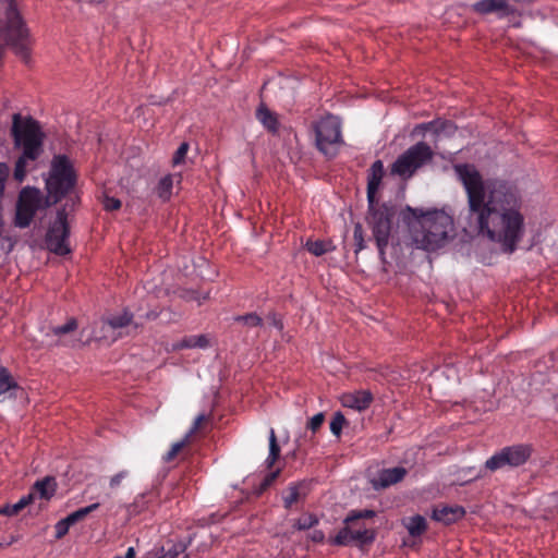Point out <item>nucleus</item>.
<instances>
[{
  "instance_id": "f257e3e1",
  "label": "nucleus",
  "mask_w": 558,
  "mask_h": 558,
  "mask_svg": "<svg viewBox=\"0 0 558 558\" xmlns=\"http://www.w3.org/2000/svg\"><path fill=\"white\" fill-rule=\"evenodd\" d=\"M454 171L466 193L470 226L499 244L502 252L513 253L525 233L518 187L501 179L484 180L473 165H456Z\"/></svg>"
},
{
  "instance_id": "f03ea898",
  "label": "nucleus",
  "mask_w": 558,
  "mask_h": 558,
  "mask_svg": "<svg viewBox=\"0 0 558 558\" xmlns=\"http://www.w3.org/2000/svg\"><path fill=\"white\" fill-rule=\"evenodd\" d=\"M401 220L408 226L415 245L425 251L442 247L453 230V220L444 210H427L407 206L401 213Z\"/></svg>"
},
{
  "instance_id": "7ed1b4c3",
  "label": "nucleus",
  "mask_w": 558,
  "mask_h": 558,
  "mask_svg": "<svg viewBox=\"0 0 558 558\" xmlns=\"http://www.w3.org/2000/svg\"><path fill=\"white\" fill-rule=\"evenodd\" d=\"M11 131L15 147L22 149L13 172L14 180L21 183L27 173V161H35L43 154L45 135L36 120L31 117L23 119L17 113L13 116Z\"/></svg>"
},
{
  "instance_id": "20e7f679",
  "label": "nucleus",
  "mask_w": 558,
  "mask_h": 558,
  "mask_svg": "<svg viewBox=\"0 0 558 558\" xmlns=\"http://www.w3.org/2000/svg\"><path fill=\"white\" fill-rule=\"evenodd\" d=\"M396 213V207L388 203H374L372 207L368 205L367 222L372 229L373 238L376 242L379 258L383 264L387 263L386 248L389 244L392 220Z\"/></svg>"
},
{
  "instance_id": "39448f33",
  "label": "nucleus",
  "mask_w": 558,
  "mask_h": 558,
  "mask_svg": "<svg viewBox=\"0 0 558 558\" xmlns=\"http://www.w3.org/2000/svg\"><path fill=\"white\" fill-rule=\"evenodd\" d=\"M0 2L5 4L7 43L19 57L26 60L29 57L28 29L17 9L16 1L0 0Z\"/></svg>"
},
{
  "instance_id": "423d86ee",
  "label": "nucleus",
  "mask_w": 558,
  "mask_h": 558,
  "mask_svg": "<svg viewBox=\"0 0 558 558\" xmlns=\"http://www.w3.org/2000/svg\"><path fill=\"white\" fill-rule=\"evenodd\" d=\"M76 184V173L69 158L64 155L54 156L46 187L54 203L69 194Z\"/></svg>"
},
{
  "instance_id": "0eeeda50",
  "label": "nucleus",
  "mask_w": 558,
  "mask_h": 558,
  "mask_svg": "<svg viewBox=\"0 0 558 558\" xmlns=\"http://www.w3.org/2000/svg\"><path fill=\"white\" fill-rule=\"evenodd\" d=\"M433 158L434 151L430 146L425 142H418L396 159L391 166V173L402 179H410Z\"/></svg>"
},
{
  "instance_id": "6e6552de",
  "label": "nucleus",
  "mask_w": 558,
  "mask_h": 558,
  "mask_svg": "<svg viewBox=\"0 0 558 558\" xmlns=\"http://www.w3.org/2000/svg\"><path fill=\"white\" fill-rule=\"evenodd\" d=\"M70 227L68 223V213L65 208H61L57 213L56 220L50 225L47 235L46 244L49 251L57 255H66L71 252L69 246Z\"/></svg>"
},
{
  "instance_id": "1a4fd4ad",
  "label": "nucleus",
  "mask_w": 558,
  "mask_h": 558,
  "mask_svg": "<svg viewBox=\"0 0 558 558\" xmlns=\"http://www.w3.org/2000/svg\"><path fill=\"white\" fill-rule=\"evenodd\" d=\"M316 146L324 155H332L330 147L342 142L341 123L332 114L322 118L314 126Z\"/></svg>"
},
{
  "instance_id": "9d476101",
  "label": "nucleus",
  "mask_w": 558,
  "mask_h": 558,
  "mask_svg": "<svg viewBox=\"0 0 558 558\" xmlns=\"http://www.w3.org/2000/svg\"><path fill=\"white\" fill-rule=\"evenodd\" d=\"M40 193L35 187H25L21 191L16 204L14 223L19 228H27L40 207Z\"/></svg>"
},
{
  "instance_id": "9b49d317",
  "label": "nucleus",
  "mask_w": 558,
  "mask_h": 558,
  "mask_svg": "<svg viewBox=\"0 0 558 558\" xmlns=\"http://www.w3.org/2000/svg\"><path fill=\"white\" fill-rule=\"evenodd\" d=\"M375 539V533L365 527L354 529V524H345L329 543L336 546H347L352 542L371 544Z\"/></svg>"
},
{
  "instance_id": "f8f14e48",
  "label": "nucleus",
  "mask_w": 558,
  "mask_h": 558,
  "mask_svg": "<svg viewBox=\"0 0 558 558\" xmlns=\"http://www.w3.org/2000/svg\"><path fill=\"white\" fill-rule=\"evenodd\" d=\"M407 474L408 470L403 466L383 469L378 471L376 477H374L371 483L376 490L385 489L402 482Z\"/></svg>"
},
{
  "instance_id": "ddd939ff",
  "label": "nucleus",
  "mask_w": 558,
  "mask_h": 558,
  "mask_svg": "<svg viewBox=\"0 0 558 558\" xmlns=\"http://www.w3.org/2000/svg\"><path fill=\"white\" fill-rule=\"evenodd\" d=\"M472 10L478 14H496L499 19L510 15L513 10L506 0H480L472 4Z\"/></svg>"
},
{
  "instance_id": "4468645a",
  "label": "nucleus",
  "mask_w": 558,
  "mask_h": 558,
  "mask_svg": "<svg viewBox=\"0 0 558 558\" xmlns=\"http://www.w3.org/2000/svg\"><path fill=\"white\" fill-rule=\"evenodd\" d=\"M384 174L385 169L383 161L376 160L373 162L367 175V203L371 205V207L374 205V203H378L376 195L380 187Z\"/></svg>"
},
{
  "instance_id": "2eb2a0df",
  "label": "nucleus",
  "mask_w": 558,
  "mask_h": 558,
  "mask_svg": "<svg viewBox=\"0 0 558 558\" xmlns=\"http://www.w3.org/2000/svg\"><path fill=\"white\" fill-rule=\"evenodd\" d=\"M123 331H114L108 318H105L94 324L90 339L110 344L123 337Z\"/></svg>"
},
{
  "instance_id": "dca6fc26",
  "label": "nucleus",
  "mask_w": 558,
  "mask_h": 558,
  "mask_svg": "<svg viewBox=\"0 0 558 558\" xmlns=\"http://www.w3.org/2000/svg\"><path fill=\"white\" fill-rule=\"evenodd\" d=\"M308 492L310 487L306 482L290 483L282 493L283 507L291 509L293 505L305 500Z\"/></svg>"
},
{
  "instance_id": "f3484780",
  "label": "nucleus",
  "mask_w": 558,
  "mask_h": 558,
  "mask_svg": "<svg viewBox=\"0 0 558 558\" xmlns=\"http://www.w3.org/2000/svg\"><path fill=\"white\" fill-rule=\"evenodd\" d=\"M465 515L461 506H438L433 510L432 519L446 525L456 523Z\"/></svg>"
},
{
  "instance_id": "a211bd4d",
  "label": "nucleus",
  "mask_w": 558,
  "mask_h": 558,
  "mask_svg": "<svg viewBox=\"0 0 558 558\" xmlns=\"http://www.w3.org/2000/svg\"><path fill=\"white\" fill-rule=\"evenodd\" d=\"M19 390H22V388L11 372L4 366H0V401L16 399Z\"/></svg>"
},
{
  "instance_id": "6ab92c4d",
  "label": "nucleus",
  "mask_w": 558,
  "mask_h": 558,
  "mask_svg": "<svg viewBox=\"0 0 558 558\" xmlns=\"http://www.w3.org/2000/svg\"><path fill=\"white\" fill-rule=\"evenodd\" d=\"M373 401V396L368 390H357L344 393L341 397L343 407L351 408L357 411L367 409Z\"/></svg>"
},
{
  "instance_id": "aec40b11",
  "label": "nucleus",
  "mask_w": 558,
  "mask_h": 558,
  "mask_svg": "<svg viewBox=\"0 0 558 558\" xmlns=\"http://www.w3.org/2000/svg\"><path fill=\"white\" fill-rule=\"evenodd\" d=\"M504 448L512 462V469L525 464L533 453V447L530 444H515Z\"/></svg>"
},
{
  "instance_id": "412c9836",
  "label": "nucleus",
  "mask_w": 558,
  "mask_h": 558,
  "mask_svg": "<svg viewBox=\"0 0 558 558\" xmlns=\"http://www.w3.org/2000/svg\"><path fill=\"white\" fill-rule=\"evenodd\" d=\"M76 329L77 320L75 318H70L64 325L53 327L51 332L58 338L57 344L74 347L76 340L66 339V337Z\"/></svg>"
},
{
  "instance_id": "4be33fe9",
  "label": "nucleus",
  "mask_w": 558,
  "mask_h": 558,
  "mask_svg": "<svg viewBox=\"0 0 558 558\" xmlns=\"http://www.w3.org/2000/svg\"><path fill=\"white\" fill-rule=\"evenodd\" d=\"M416 129L423 130V131H433L436 135H439L441 133H445L447 135H452L457 126L453 124V122L449 120H433L427 123L420 124Z\"/></svg>"
},
{
  "instance_id": "5701e85b",
  "label": "nucleus",
  "mask_w": 558,
  "mask_h": 558,
  "mask_svg": "<svg viewBox=\"0 0 558 558\" xmlns=\"http://www.w3.org/2000/svg\"><path fill=\"white\" fill-rule=\"evenodd\" d=\"M157 499V495L154 492H148L138 495L134 501L129 506L128 511L130 514L136 515L150 508Z\"/></svg>"
},
{
  "instance_id": "b1692460",
  "label": "nucleus",
  "mask_w": 558,
  "mask_h": 558,
  "mask_svg": "<svg viewBox=\"0 0 558 558\" xmlns=\"http://www.w3.org/2000/svg\"><path fill=\"white\" fill-rule=\"evenodd\" d=\"M484 468L490 472H496L505 468L512 469V462L510 461L509 456L506 453L505 448H501L486 460Z\"/></svg>"
},
{
  "instance_id": "393cba45",
  "label": "nucleus",
  "mask_w": 558,
  "mask_h": 558,
  "mask_svg": "<svg viewBox=\"0 0 558 558\" xmlns=\"http://www.w3.org/2000/svg\"><path fill=\"white\" fill-rule=\"evenodd\" d=\"M207 347H209V339L206 335L186 336L173 344L174 350L195 349V348L206 349Z\"/></svg>"
},
{
  "instance_id": "a878e982",
  "label": "nucleus",
  "mask_w": 558,
  "mask_h": 558,
  "mask_svg": "<svg viewBox=\"0 0 558 558\" xmlns=\"http://www.w3.org/2000/svg\"><path fill=\"white\" fill-rule=\"evenodd\" d=\"M56 492V481L53 477H45L44 480L35 482L29 493H34L35 497L38 495L45 500H49Z\"/></svg>"
},
{
  "instance_id": "bb28decb",
  "label": "nucleus",
  "mask_w": 558,
  "mask_h": 558,
  "mask_svg": "<svg viewBox=\"0 0 558 558\" xmlns=\"http://www.w3.org/2000/svg\"><path fill=\"white\" fill-rule=\"evenodd\" d=\"M257 120L271 133H276L279 128L278 119L267 107L260 105L256 110Z\"/></svg>"
},
{
  "instance_id": "cd10ccee",
  "label": "nucleus",
  "mask_w": 558,
  "mask_h": 558,
  "mask_svg": "<svg viewBox=\"0 0 558 558\" xmlns=\"http://www.w3.org/2000/svg\"><path fill=\"white\" fill-rule=\"evenodd\" d=\"M35 500V494L28 493L26 496H23L17 502L13 505H5L0 508V514L14 517L17 515L24 508L29 506Z\"/></svg>"
},
{
  "instance_id": "c85d7f7f",
  "label": "nucleus",
  "mask_w": 558,
  "mask_h": 558,
  "mask_svg": "<svg viewBox=\"0 0 558 558\" xmlns=\"http://www.w3.org/2000/svg\"><path fill=\"white\" fill-rule=\"evenodd\" d=\"M107 318L114 331H123L124 328H128L131 325L134 326V329L138 327L137 324H133V314L128 310H124L120 314L108 316Z\"/></svg>"
},
{
  "instance_id": "c756f323",
  "label": "nucleus",
  "mask_w": 558,
  "mask_h": 558,
  "mask_svg": "<svg viewBox=\"0 0 558 558\" xmlns=\"http://www.w3.org/2000/svg\"><path fill=\"white\" fill-rule=\"evenodd\" d=\"M405 527L411 536L417 537L426 531L427 522L423 515L416 514L408 519Z\"/></svg>"
},
{
  "instance_id": "7c9ffc66",
  "label": "nucleus",
  "mask_w": 558,
  "mask_h": 558,
  "mask_svg": "<svg viewBox=\"0 0 558 558\" xmlns=\"http://www.w3.org/2000/svg\"><path fill=\"white\" fill-rule=\"evenodd\" d=\"M280 457V447L277 441V436L274 428L269 433V454L266 459V464L270 469Z\"/></svg>"
},
{
  "instance_id": "2f4dec72",
  "label": "nucleus",
  "mask_w": 558,
  "mask_h": 558,
  "mask_svg": "<svg viewBox=\"0 0 558 558\" xmlns=\"http://www.w3.org/2000/svg\"><path fill=\"white\" fill-rule=\"evenodd\" d=\"M318 522L319 519L316 514L306 512L295 520L293 527L299 531H305L316 526Z\"/></svg>"
},
{
  "instance_id": "473e14b6",
  "label": "nucleus",
  "mask_w": 558,
  "mask_h": 558,
  "mask_svg": "<svg viewBox=\"0 0 558 558\" xmlns=\"http://www.w3.org/2000/svg\"><path fill=\"white\" fill-rule=\"evenodd\" d=\"M305 247L315 256H322L332 250L330 243L323 240L307 241Z\"/></svg>"
},
{
  "instance_id": "72a5a7b5",
  "label": "nucleus",
  "mask_w": 558,
  "mask_h": 558,
  "mask_svg": "<svg viewBox=\"0 0 558 558\" xmlns=\"http://www.w3.org/2000/svg\"><path fill=\"white\" fill-rule=\"evenodd\" d=\"M99 508V504L98 502H95V504H92L87 507H84V508H80L78 510L70 513L68 517H65L68 519V521L74 525L75 523L84 520L89 513H92L93 511L97 510Z\"/></svg>"
},
{
  "instance_id": "f704fd0d",
  "label": "nucleus",
  "mask_w": 558,
  "mask_h": 558,
  "mask_svg": "<svg viewBox=\"0 0 558 558\" xmlns=\"http://www.w3.org/2000/svg\"><path fill=\"white\" fill-rule=\"evenodd\" d=\"M172 186H173L172 175H166V177L161 178L158 183V186H157L158 196L163 201H168L172 193Z\"/></svg>"
},
{
  "instance_id": "c9c22d12",
  "label": "nucleus",
  "mask_w": 558,
  "mask_h": 558,
  "mask_svg": "<svg viewBox=\"0 0 558 558\" xmlns=\"http://www.w3.org/2000/svg\"><path fill=\"white\" fill-rule=\"evenodd\" d=\"M234 322L251 328L264 326L263 318L258 316L256 313H248L245 315L235 316Z\"/></svg>"
},
{
  "instance_id": "e433bc0d",
  "label": "nucleus",
  "mask_w": 558,
  "mask_h": 558,
  "mask_svg": "<svg viewBox=\"0 0 558 558\" xmlns=\"http://www.w3.org/2000/svg\"><path fill=\"white\" fill-rule=\"evenodd\" d=\"M375 511L374 510H368V509H364V510H353L351 511L348 517L345 518L344 520V523L345 524H355V522H357L359 520H362V519H372L375 517Z\"/></svg>"
},
{
  "instance_id": "4c0bfd02",
  "label": "nucleus",
  "mask_w": 558,
  "mask_h": 558,
  "mask_svg": "<svg viewBox=\"0 0 558 558\" xmlns=\"http://www.w3.org/2000/svg\"><path fill=\"white\" fill-rule=\"evenodd\" d=\"M185 547L179 544H172L169 548L161 547L156 550L159 558H179L184 554Z\"/></svg>"
},
{
  "instance_id": "58836bf2",
  "label": "nucleus",
  "mask_w": 558,
  "mask_h": 558,
  "mask_svg": "<svg viewBox=\"0 0 558 558\" xmlns=\"http://www.w3.org/2000/svg\"><path fill=\"white\" fill-rule=\"evenodd\" d=\"M190 441L189 437H184L182 440L174 442L170 450L163 456V461L171 462L182 451V449L190 444Z\"/></svg>"
},
{
  "instance_id": "ea45409f",
  "label": "nucleus",
  "mask_w": 558,
  "mask_h": 558,
  "mask_svg": "<svg viewBox=\"0 0 558 558\" xmlns=\"http://www.w3.org/2000/svg\"><path fill=\"white\" fill-rule=\"evenodd\" d=\"M345 423H347V420H345L344 415L341 412H336L330 422L331 433L335 436L339 437L341 435L342 428Z\"/></svg>"
},
{
  "instance_id": "a19ab883",
  "label": "nucleus",
  "mask_w": 558,
  "mask_h": 558,
  "mask_svg": "<svg viewBox=\"0 0 558 558\" xmlns=\"http://www.w3.org/2000/svg\"><path fill=\"white\" fill-rule=\"evenodd\" d=\"M189 143L183 142L178 149L175 150L173 157H172V163L173 166H178L184 162V159L186 157V154L189 151Z\"/></svg>"
},
{
  "instance_id": "79ce46f5",
  "label": "nucleus",
  "mask_w": 558,
  "mask_h": 558,
  "mask_svg": "<svg viewBox=\"0 0 558 558\" xmlns=\"http://www.w3.org/2000/svg\"><path fill=\"white\" fill-rule=\"evenodd\" d=\"M72 524L68 521L66 518L58 521L54 525V537L57 539L63 538L68 533Z\"/></svg>"
},
{
  "instance_id": "37998d69",
  "label": "nucleus",
  "mask_w": 558,
  "mask_h": 558,
  "mask_svg": "<svg viewBox=\"0 0 558 558\" xmlns=\"http://www.w3.org/2000/svg\"><path fill=\"white\" fill-rule=\"evenodd\" d=\"M353 238H354L355 246H356L355 253H359L366 247L364 236H363V228L360 223L355 225V227H354Z\"/></svg>"
},
{
  "instance_id": "c03bdc74",
  "label": "nucleus",
  "mask_w": 558,
  "mask_h": 558,
  "mask_svg": "<svg viewBox=\"0 0 558 558\" xmlns=\"http://www.w3.org/2000/svg\"><path fill=\"white\" fill-rule=\"evenodd\" d=\"M207 421H208V417L205 414H198L195 417L193 425H192L191 429L189 430V433L185 435V437H189V440H191V437L195 433H197L201 429L202 425L204 423H206Z\"/></svg>"
},
{
  "instance_id": "a18cd8bd",
  "label": "nucleus",
  "mask_w": 558,
  "mask_h": 558,
  "mask_svg": "<svg viewBox=\"0 0 558 558\" xmlns=\"http://www.w3.org/2000/svg\"><path fill=\"white\" fill-rule=\"evenodd\" d=\"M279 475V471L267 474L259 484V493L268 489Z\"/></svg>"
},
{
  "instance_id": "49530a36",
  "label": "nucleus",
  "mask_w": 558,
  "mask_h": 558,
  "mask_svg": "<svg viewBox=\"0 0 558 558\" xmlns=\"http://www.w3.org/2000/svg\"><path fill=\"white\" fill-rule=\"evenodd\" d=\"M10 173V168L7 163L0 162V198L3 195L7 179Z\"/></svg>"
},
{
  "instance_id": "de8ad7c7",
  "label": "nucleus",
  "mask_w": 558,
  "mask_h": 558,
  "mask_svg": "<svg viewBox=\"0 0 558 558\" xmlns=\"http://www.w3.org/2000/svg\"><path fill=\"white\" fill-rule=\"evenodd\" d=\"M324 421H325L324 414L317 413L310 420L307 427L315 433L317 429L320 428Z\"/></svg>"
},
{
  "instance_id": "09e8293b",
  "label": "nucleus",
  "mask_w": 558,
  "mask_h": 558,
  "mask_svg": "<svg viewBox=\"0 0 558 558\" xmlns=\"http://www.w3.org/2000/svg\"><path fill=\"white\" fill-rule=\"evenodd\" d=\"M104 207L106 210H118L121 207L120 199L116 197L106 196L104 199Z\"/></svg>"
},
{
  "instance_id": "8fccbe9b",
  "label": "nucleus",
  "mask_w": 558,
  "mask_h": 558,
  "mask_svg": "<svg viewBox=\"0 0 558 558\" xmlns=\"http://www.w3.org/2000/svg\"><path fill=\"white\" fill-rule=\"evenodd\" d=\"M129 475V472L123 470V471H120L119 473H117L116 475H113L111 478H110V487L111 488H116L118 486H120V484L122 483V481L128 477Z\"/></svg>"
},
{
  "instance_id": "3c124183",
  "label": "nucleus",
  "mask_w": 558,
  "mask_h": 558,
  "mask_svg": "<svg viewBox=\"0 0 558 558\" xmlns=\"http://www.w3.org/2000/svg\"><path fill=\"white\" fill-rule=\"evenodd\" d=\"M310 538L312 542L314 543H323L325 541V534L323 531L320 530H314L311 534H310Z\"/></svg>"
},
{
  "instance_id": "603ef678",
  "label": "nucleus",
  "mask_w": 558,
  "mask_h": 558,
  "mask_svg": "<svg viewBox=\"0 0 558 558\" xmlns=\"http://www.w3.org/2000/svg\"><path fill=\"white\" fill-rule=\"evenodd\" d=\"M271 325L278 330L283 329L282 320L280 318H278L276 315H272V317H271Z\"/></svg>"
},
{
  "instance_id": "864d4df0",
  "label": "nucleus",
  "mask_w": 558,
  "mask_h": 558,
  "mask_svg": "<svg viewBox=\"0 0 558 558\" xmlns=\"http://www.w3.org/2000/svg\"><path fill=\"white\" fill-rule=\"evenodd\" d=\"M135 555H136V553H135L134 547H129L125 555L122 557L123 558H135Z\"/></svg>"
},
{
  "instance_id": "5fc2aeb1",
  "label": "nucleus",
  "mask_w": 558,
  "mask_h": 558,
  "mask_svg": "<svg viewBox=\"0 0 558 558\" xmlns=\"http://www.w3.org/2000/svg\"><path fill=\"white\" fill-rule=\"evenodd\" d=\"M4 53H5V46L4 45H0V64L2 63Z\"/></svg>"
},
{
  "instance_id": "6e6d98bb",
  "label": "nucleus",
  "mask_w": 558,
  "mask_h": 558,
  "mask_svg": "<svg viewBox=\"0 0 558 558\" xmlns=\"http://www.w3.org/2000/svg\"><path fill=\"white\" fill-rule=\"evenodd\" d=\"M145 558H159L156 550L149 551L146 554Z\"/></svg>"
},
{
  "instance_id": "4d7b16f0",
  "label": "nucleus",
  "mask_w": 558,
  "mask_h": 558,
  "mask_svg": "<svg viewBox=\"0 0 558 558\" xmlns=\"http://www.w3.org/2000/svg\"><path fill=\"white\" fill-rule=\"evenodd\" d=\"M483 474L480 472L477 475L474 476V478H478V477H482Z\"/></svg>"
},
{
  "instance_id": "13d9d810",
  "label": "nucleus",
  "mask_w": 558,
  "mask_h": 558,
  "mask_svg": "<svg viewBox=\"0 0 558 558\" xmlns=\"http://www.w3.org/2000/svg\"><path fill=\"white\" fill-rule=\"evenodd\" d=\"M114 558H123L122 556H116Z\"/></svg>"
}]
</instances>
